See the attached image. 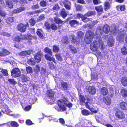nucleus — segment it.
<instances>
[{
	"label": "nucleus",
	"instance_id": "f257e3e1",
	"mask_svg": "<svg viewBox=\"0 0 127 127\" xmlns=\"http://www.w3.org/2000/svg\"><path fill=\"white\" fill-rule=\"evenodd\" d=\"M64 99H61L58 100V105L61 108V110L62 111H65L66 108V106L68 108H70L72 106V104L70 102L67 103L66 102H68L67 99L65 97L63 98Z\"/></svg>",
	"mask_w": 127,
	"mask_h": 127
},
{
	"label": "nucleus",
	"instance_id": "f03ea898",
	"mask_svg": "<svg viewBox=\"0 0 127 127\" xmlns=\"http://www.w3.org/2000/svg\"><path fill=\"white\" fill-rule=\"evenodd\" d=\"M103 46V43L102 40L100 39L98 41L95 40L91 44L90 49L92 51L96 52L99 47L101 49H104Z\"/></svg>",
	"mask_w": 127,
	"mask_h": 127
},
{
	"label": "nucleus",
	"instance_id": "7ed1b4c3",
	"mask_svg": "<svg viewBox=\"0 0 127 127\" xmlns=\"http://www.w3.org/2000/svg\"><path fill=\"white\" fill-rule=\"evenodd\" d=\"M114 92L113 88L109 89L108 95L103 97L102 100L104 104L107 105H110L111 103V100L110 98H113L114 96Z\"/></svg>",
	"mask_w": 127,
	"mask_h": 127
},
{
	"label": "nucleus",
	"instance_id": "20e7f679",
	"mask_svg": "<svg viewBox=\"0 0 127 127\" xmlns=\"http://www.w3.org/2000/svg\"><path fill=\"white\" fill-rule=\"evenodd\" d=\"M29 27V24L28 22L24 25L22 23H20L17 25V30L22 32H25L26 30L27 27Z\"/></svg>",
	"mask_w": 127,
	"mask_h": 127
},
{
	"label": "nucleus",
	"instance_id": "39448f33",
	"mask_svg": "<svg viewBox=\"0 0 127 127\" xmlns=\"http://www.w3.org/2000/svg\"><path fill=\"white\" fill-rule=\"evenodd\" d=\"M116 117L119 120L123 119L125 118V115L122 110H118L115 113Z\"/></svg>",
	"mask_w": 127,
	"mask_h": 127
},
{
	"label": "nucleus",
	"instance_id": "423d86ee",
	"mask_svg": "<svg viewBox=\"0 0 127 127\" xmlns=\"http://www.w3.org/2000/svg\"><path fill=\"white\" fill-rule=\"evenodd\" d=\"M20 35L22 36V37L19 35H17L14 37L13 39V41L19 43L21 42L22 40H26L27 39V34H23L22 35V34L21 33Z\"/></svg>",
	"mask_w": 127,
	"mask_h": 127
},
{
	"label": "nucleus",
	"instance_id": "0eeeda50",
	"mask_svg": "<svg viewBox=\"0 0 127 127\" xmlns=\"http://www.w3.org/2000/svg\"><path fill=\"white\" fill-rule=\"evenodd\" d=\"M11 75L14 77H19L21 74V72L19 69L15 68L12 69L11 71Z\"/></svg>",
	"mask_w": 127,
	"mask_h": 127
},
{
	"label": "nucleus",
	"instance_id": "6e6552de",
	"mask_svg": "<svg viewBox=\"0 0 127 127\" xmlns=\"http://www.w3.org/2000/svg\"><path fill=\"white\" fill-rule=\"evenodd\" d=\"M87 90L90 95H94L96 93L95 88L92 86L88 87L87 89Z\"/></svg>",
	"mask_w": 127,
	"mask_h": 127
},
{
	"label": "nucleus",
	"instance_id": "1a4fd4ad",
	"mask_svg": "<svg viewBox=\"0 0 127 127\" xmlns=\"http://www.w3.org/2000/svg\"><path fill=\"white\" fill-rule=\"evenodd\" d=\"M100 94L103 96H105L108 95V90L107 88L103 87L100 88Z\"/></svg>",
	"mask_w": 127,
	"mask_h": 127
},
{
	"label": "nucleus",
	"instance_id": "9d476101",
	"mask_svg": "<svg viewBox=\"0 0 127 127\" xmlns=\"http://www.w3.org/2000/svg\"><path fill=\"white\" fill-rule=\"evenodd\" d=\"M55 93L52 90H49L47 91V95L49 99L53 100L54 99Z\"/></svg>",
	"mask_w": 127,
	"mask_h": 127
},
{
	"label": "nucleus",
	"instance_id": "9b49d317",
	"mask_svg": "<svg viewBox=\"0 0 127 127\" xmlns=\"http://www.w3.org/2000/svg\"><path fill=\"white\" fill-rule=\"evenodd\" d=\"M42 55V54L40 52H39L36 53L34 56V58L36 62L39 63L41 61Z\"/></svg>",
	"mask_w": 127,
	"mask_h": 127
},
{
	"label": "nucleus",
	"instance_id": "f8f14e48",
	"mask_svg": "<svg viewBox=\"0 0 127 127\" xmlns=\"http://www.w3.org/2000/svg\"><path fill=\"white\" fill-rule=\"evenodd\" d=\"M8 127H18L19 125L16 122L13 121L9 122L5 124Z\"/></svg>",
	"mask_w": 127,
	"mask_h": 127
},
{
	"label": "nucleus",
	"instance_id": "ddd939ff",
	"mask_svg": "<svg viewBox=\"0 0 127 127\" xmlns=\"http://www.w3.org/2000/svg\"><path fill=\"white\" fill-rule=\"evenodd\" d=\"M103 32L105 34L108 33L110 31V28L109 25L107 24L104 25L102 28Z\"/></svg>",
	"mask_w": 127,
	"mask_h": 127
},
{
	"label": "nucleus",
	"instance_id": "4468645a",
	"mask_svg": "<svg viewBox=\"0 0 127 127\" xmlns=\"http://www.w3.org/2000/svg\"><path fill=\"white\" fill-rule=\"evenodd\" d=\"M94 34L93 32L90 30H88L87 31L85 36L86 37L93 39L94 37Z\"/></svg>",
	"mask_w": 127,
	"mask_h": 127
},
{
	"label": "nucleus",
	"instance_id": "2eb2a0df",
	"mask_svg": "<svg viewBox=\"0 0 127 127\" xmlns=\"http://www.w3.org/2000/svg\"><path fill=\"white\" fill-rule=\"evenodd\" d=\"M45 58L47 60L50 61H52L54 63L56 64V62L55 60V58L53 57H51L48 54H46L44 55Z\"/></svg>",
	"mask_w": 127,
	"mask_h": 127
},
{
	"label": "nucleus",
	"instance_id": "dca6fc26",
	"mask_svg": "<svg viewBox=\"0 0 127 127\" xmlns=\"http://www.w3.org/2000/svg\"><path fill=\"white\" fill-rule=\"evenodd\" d=\"M120 107L123 110H127V103L126 102L122 101L120 103Z\"/></svg>",
	"mask_w": 127,
	"mask_h": 127
},
{
	"label": "nucleus",
	"instance_id": "f3484780",
	"mask_svg": "<svg viewBox=\"0 0 127 127\" xmlns=\"http://www.w3.org/2000/svg\"><path fill=\"white\" fill-rule=\"evenodd\" d=\"M122 84L124 87H127V77L126 76L122 77L121 80Z\"/></svg>",
	"mask_w": 127,
	"mask_h": 127
},
{
	"label": "nucleus",
	"instance_id": "a211bd4d",
	"mask_svg": "<svg viewBox=\"0 0 127 127\" xmlns=\"http://www.w3.org/2000/svg\"><path fill=\"white\" fill-rule=\"evenodd\" d=\"M54 22L56 24H64V22L57 16L54 17Z\"/></svg>",
	"mask_w": 127,
	"mask_h": 127
},
{
	"label": "nucleus",
	"instance_id": "6ab92c4d",
	"mask_svg": "<svg viewBox=\"0 0 127 127\" xmlns=\"http://www.w3.org/2000/svg\"><path fill=\"white\" fill-rule=\"evenodd\" d=\"M2 51L0 52V56L3 57L8 55L10 54V52L5 49H2Z\"/></svg>",
	"mask_w": 127,
	"mask_h": 127
},
{
	"label": "nucleus",
	"instance_id": "aec40b11",
	"mask_svg": "<svg viewBox=\"0 0 127 127\" xmlns=\"http://www.w3.org/2000/svg\"><path fill=\"white\" fill-rule=\"evenodd\" d=\"M61 86L64 90H68L69 87L68 84L66 82H63L61 83Z\"/></svg>",
	"mask_w": 127,
	"mask_h": 127
},
{
	"label": "nucleus",
	"instance_id": "412c9836",
	"mask_svg": "<svg viewBox=\"0 0 127 127\" xmlns=\"http://www.w3.org/2000/svg\"><path fill=\"white\" fill-rule=\"evenodd\" d=\"M64 6L66 9L67 10H70L71 9V6L68 4L70 3V1L67 0H65L63 2Z\"/></svg>",
	"mask_w": 127,
	"mask_h": 127
},
{
	"label": "nucleus",
	"instance_id": "4be33fe9",
	"mask_svg": "<svg viewBox=\"0 0 127 127\" xmlns=\"http://www.w3.org/2000/svg\"><path fill=\"white\" fill-rule=\"evenodd\" d=\"M60 15L64 19L67 15V14L64 8H62L61 10L60 13Z\"/></svg>",
	"mask_w": 127,
	"mask_h": 127
},
{
	"label": "nucleus",
	"instance_id": "5701e85b",
	"mask_svg": "<svg viewBox=\"0 0 127 127\" xmlns=\"http://www.w3.org/2000/svg\"><path fill=\"white\" fill-rule=\"evenodd\" d=\"M25 8L24 7H20L14 10L13 13H17L23 11L25 10Z\"/></svg>",
	"mask_w": 127,
	"mask_h": 127
},
{
	"label": "nucleus",
	"instance_id": "b1692460",
	"mask_svg": "<svg viewBox=\"0 0 127 127\" xmlns=\"http://www.w3.org/2000/svg\"><path fill=\"white\" fill-rule=\"evenodd\" d=\"M116 7L117 10L118 11H124L125 10L126 7L124 5H118L116 6Z\"/></svg>",
	"mask_w": 127,
	"mask_h": 127
},
{
	"label": "nucleus",
	"instance_id": "393cba45",
	"mask_svg": "<svg viewBox=\"0 0 127 127\" xmlns=\"http://www.w3.org/2000/svg\"><path fill=\"white\" fill-rule=\"evenodd\" d=\"M110 4L109 2L108 1H106L104 3V10L105 11L107 10L110 8Z\"/></svg>",
	"mask_w": 127,
	"mask_h": 127
},
{
	"label": "nucleus",
	"instance_id": "a878e982",
	"mask_svg": "<svg viewBox=\"0 0 127 127\" xmlns=\"http://www.w3.org/2000/svg\"><path fill=\"white\" fill-rule=\"evenodd\" d=\"M87 15L85 14L83 15L81 19V20L82 21L85 23H86L90 21V18H87Z\"/></svg>",
	"mask_w": 127,
	"mask_h": 127
},
{
	"label": "nucleus",
	"instance_id": "bb28decb",
	"mask_svg": "<svg viewBox=\"0 0 127 127\" xmlns=\"http://www.w3.org/2000/svg\"><path fill=\"white\" fill-rule=\"evenodd\" d=\"M121 95L124 97H127V90L125 89H122L120 91Z\"/></svg>",
	"mask_w": 127,
	"mask_h": 127
},
{
	"label": "nucleus",
	"instance_id": "cd10ccee",
	"mask_svg": "<svg viewBox=\"0 0 127 127\" xmlns=\"http://www.w3.org/2000/svg\"><path fill=\"white\" fill-rule=\"evenodd\" d=\"M79 99L80 103L82 104L85 103L86 99L83 95L80 94L79 96Z\"/></svg>",
	"mask_w": 127,
	"mask_h": 127
},
{
	"label": "nucleus",
	"instance_id": "c85d7f7f",
	"mask_svg": "<svg viewBox=\"0 0 127 127\" xmlns=\"http://www.w3.org/2000/svg\"><path fill=\"white\" fill-rule=\"evenodd\" d=\"M83 122L84 127H93L91 125V123L88 120L83 121Z\"/></svg>",
	"mask_w": 127,
	"mask_h": 127
},
{
	"label": "nucleus",
	"instance_id": "c756f323",
	"mask_svg": "<svg viewBox=\"0 0 127 127\" xmlns=\"http://www.w3.org/2000/svg\"><path fill=\"white\" fill-rule=\"evenodd\" d=\"M95 9L98 12H103V8L102 5L95 7Z\"/></svg>",
	"mask_w": 127,
	"mask_h": 127
},
{
	"label": "nucleus",
	"instance_id": "7c9ffc66",
	"mask_svg": "<svg viewBox=\"0 0 127 127\" xmlns=\"http://www.w3.org/2000/svg\"><path fill=\"white\" fill-rule=\"evenodd\" d=\"M82 114L84 116H87L90 115V111L86 109H84L81 111Z\"/></svg>",
	"mask_w": 127,
	"mask_h": 127
},
{
	"label": "nucleus",
	"instance_id": "2f4dec72",
	"mask_svg": "<svg viewBox=\"0 0 127 127\" xmlns=\"http://www.w3.org/2000/svg\"><path fill=\"white\" fill-rule=\"evenodd\" d=\"M62 41L63 44H68L69 43V40L68 37L66 36H63V37L62 39Z\"/></svg>",
	"mask_w": 127,
	"mask_h": 127
},
{
	"label": "nucleus",
	"instance_id": "473e14b6",
	"mask_svg": "<svg viewBox=\"0 0 127 127\" xmlns=\"http://www.w3.org/2000/svg\"><path fill=\"white\" fill-rule=\"evenodd\" d=\"M14 18L13 17H9L6 19V22L7 23L10 24L14 22Z\"/></svg>",
	"mask_w": 127,
	"mask_h": 127
},
{
	"label": "nucleus",
	"instance_id": "72a5a7b5",
	"mask_svg": "<svg viewBox=\"0 0 127 127\" xmlns=\"http://www.w3.org/2000/svg\"><path fill=\"white\" fill-rule=\"evenodd\" d=\"M70 50L72 51L74 54L76 53H77V51L76 48L74 47L71 45H69V46Z\"/></svg>",
	"mask_w": 127,
	"mask_h": 127
},
{
	"label": "nucleus",
	"instance_id": "f704fd0d",
	"mask_svg": "<svg viewBox=\"0 0 127 127\" xmlns=\"http://www.w3.org/2000/svg\"><path fill=\"white\" fill-rule=\"evenodd\" d=\"M44 52L51 56L52 55V52L51 49L47 47H46L44 49Z\"/></svg>",
	"mask_w": 127,
	"mask_h": 127
},
{
	"label": "nucleus",
	"instance_id": "c9c22d12",
	"mask_svg": "<svg viewBox=\"0 0 127 127\" xmlns=\"http://www.w3.org/2000/svg\"><path fill=\"white\" fill-rule=\"evenodd\" d=\"M39 31H40L41 32H42V29H38L37 31L36 32V34L40 38H43L44 37L43 35Z\"/></svg>",
	"mask_w": 127,
	"mask_h": 127
},
{
	"label": "nucleus",
	"instance_id": "e433bc0d",
	"mask_svg": "<svg viewBox=\"0 0 127 127\" xmlns=\"http://www.w3.org/2000/svg\"><path fill=\"white\" fill-rule=\"evenodd\" d=\"M121 51L123 55L126 56L127 55V49L126 47H123L121 49Z\"/></svg>",
	"mask_w": 127,
	"mask_h": 127
},
{
	"label": "nucleus",
	"instance_id": "4c0bfd02",
	"mask_svg": "<svg viewBox=\"0 0 127 127\" xmlns=\"http://www.w3.org/2000/svg\"><path fill=\"white\" fill-rule=\"evenodd\" d=\"M53 51L54 53H58L60 51L59 47L58 46L54 45L53 47Z\"/></svg>",
	"mask_w": 127,
	"mask_h": 127
},
{
	"label": "nucleus",
	"instance_id": "58836bf2",
	"mask_svg": "<svg viewBox=\"0 0 127 127\" xmlns=\"http://www.w3.org/2000/svg\"><path fill=\"white\" fill-rule=\"evenodd\" d=\"M114 42V40L112 39H108L107 44L109 47H111L113 46Z\"/></svg>",
	"mask_w": 127,
	"mask_h": 127
},
{
	"label": "nucleus",
	"instance_id": "ea45409f",
	"mask_svg": "<svg viewBox=\"0 0 127 127\" xmlns=\"http://www.w3.org/2000/svg\"><path fill=\"white\" fill-rule=\"evenodd\" d=\"M79 23L78 21L75 20H71L69 22V24L72 27L73 26L76 24H78Z\"/></svg>",
	"mask_w": 127,
	"mask_h": 127
},
{
	"label": "nucleus",
	"instance_id": "a19ab883",
	"mask_svg": "<svg viewBox=\"0 0 127 127\" xmlns=\"http://www.w3.org/2000/svg\"><path fill=\"white\" fill-rule=\"evenodd\" d=\"M6 3L7 6L10 8H13V4L11 1L7 0L6 1Z\"/></svg>",
	"mask_w": 127,
	"mask_h": 127
},
{
	"label": "nucleus",
	"instance_id": "79ce46f5",
	"mask_svg": "<svg viewBox=\"0 0 127 127\" xmlns=\"http://www.w3.org/2000/svg\"><path fill=\"white\" fill-rule=\"evenodd\" d=\"M92 39H91L90 38L85 37L84 39V41L87 44H89L91 43L92 42Z\"/></svg>",
	"mask_w": 127,
	"mask_h": 127
},
{
	"label": "nucleus",
	"instance_id": "37998d69",
	"mask_svg": "<svg viewBox=\"0 0 127 127\" xmlns=\"http://www.w3.org/2000/svg\"><path fill=\"white\" fill-rule=\"evenodd\" d=\"M84 35V33L82 31H80L77 32V37L78 38H82Z\"/></svg>",
	"mask_w": 127,
	"mask_h": 127
},
{
	"label": "nucleus",
	"instance_id": "c03bdc74",
	"mask_svg": "<svg viewBox=\"0 0 127 127\" xmlns=\"http://www.w3.org/2000/svg\"><path fill=\"white\" fill-rule=\"evenodd\" d=\"M55 56L56 59L57 60L61 62L62 61V58L60 54H56L55 55Z\"/></svg>",
	"mask_w": 127,
	"mask_h": 127
},
{
	"label": "nucleus",
	"instance_id": "a18cd8bd",
	"mask_svg": "<svg viewBox=\"0 0 127 127\" xmlns=\"http://www.w3.org/2000/svg\"><path fill=\"white\" fill-rule=\"evenodd\" d=\"M95 11H89L85 14L87 15V16L89 17L93 15H95Z\"/></svg>",
	"mask_w": 127,
	"mask_h": 127
},
{
	"label": "nucleus",
	"instance_id": "49530a36",
	"mask_svg": "<svg viewBox=\"0 0 127 127\" xmlns=\"http://www.w3.org/2000/svg\"><path fill=\"white\" fill-rule=\"evenodd\" d=\"M44 25L47 30H49L50 29L51 25L49 23L46 22L44 23Z\"/></svg>",
	"mask_w": 127,
	"mask_h": 127
},
{
	"label": "nucleus",
	"instance_id": "de8ad7c7",
	"mask_svg": "<svg viewBox=\"0 0 127 127\" xmlns=\"http://www.w3.org/2000/svg\"><path fill=\"white\" fill-rule=\"evenodd\" d=\"M30 24L32 26H34L36 23L35 21L33 18H31L29 20Z\"/></svg>",
	"mask_w": 127,
	"mask_h": 127
},
{
	"label": "nucleus",
	"instance_id": "09e8293b",
	"mask_svg": "<svg viewBox=\"0 0 127 127\" xmlns=\"http://www.w3.org/2000/svg\"><path fill=\"white\" fill-rule=\"evenodd\" d=\"M60 7L58 3L55 4L52 8L53 10L58 11L60 9Z\"/></svg>",
	"mask_w": 127,
	"mask_h": 127
},
{
	"label": "nucleus",
	"instance_id": "8fccbe9b",
	"mask_svg": "<svg viewBox=\"0 0 127 127\" xmlns=\"http://www.w3.org/2000/svg\"><path fill=\"white\" fill-rule=\"evenodd\" d=\"M51 27L50 29H51L53 30L56 31L58 29L57 26L54 23L51 24Z\"/></svg>",
	"mask_w": 127,
	"mask_h": 127
},
{
	"label": "nucleus",
	"instance_id": "3c124183",
	"mask_svg": "<svg viewBox=\"0 0 127 127\" xmlns=\"http://www.w3.org/2000/svg\"><path fill=\"white\" fill-rule=\"evenodd\" d=\"M83 121H81L77 124L75 127H84Z\"/></svg>",
	"mask_w": 127,
	"mask_h": 127
},
{
	"label": "nucleus",
	"instance_id": "603ef678",
	"mask_svg": "<svg viewBox=\"0 0 127 127\" xmlns=\"http://www.w3.org/2000/svg\"><path fill=\"white\" fill-rule=\"evenodd\" d=\"M45 17L44 14H42L37 19V21L39 22L45 19Z\"/></svg>",
	"mask_w": 127,
	"mask_h": 127
},
{
	"label": "nucleus",
	"instance_id": "864d4df0",
	"mask_svg": "<svg viewBox=\"0 0 127 127\" xmlns=\"http://www.w3.org/2000/svg\"><path fill=\"white\" fill-rule=\"evenodd\" d=\"M40 4L41 6L44 7L46 6L47 2L44 0H42L40 2Z\"/></svg>",
	"mask_w": 127,
	"mask_h": 127
},
{
	"label": "nucleus",
	"instance_id": "5fc2aeb1",
	"mask_svg": "<svg viewBox=\"0 0 127 127\" xmlns=\"http://www.w3.org/2000/svg\"><path fill=\"white\" fill-rule=\"evenodd\" d=\"M35 68L34 69V71L36 72H38L40 71V67L39 64H37L35 66Z\"/></svg>",
	"mask_w": 127,
	"mask_h": 127
},
{
	"label": "nucleus",
	"instance_id": "6e6d98bb",
	"mask_svg": "<svg viewBox=\"0 0 127 127\" xmlns=\"http://www.w3.org/2000/svg\"><path fill=\"white\" fill-rule=\"evenodd\" d=\"M75 7L77 11H81L82 10V7L81 5H77Z\"/></svg>",
	"mask_w": 127,
	"mask_h": 127
},
{
	"label": "nucleus",
	"instance_id": "4d7b16f0",
	"mask_svg": "<svg viewBox=\"0 0 127 127\" xmlns=\"http://www.w3.org/2000/svg\"><path fill=\"white\" fill-rule=\"evenodd\" d=\"M26 70L27 73H31L32 72V69L31 67L29 66L26 67Z\"/></svg>",
	"mask_w": 127,
	"mask_h": 127
},
{
	"label": "nucleus",
	"instance_id": "13d9d810",
	"mask_svg": "<svg viewBox=\"0 0 127 127\" xmlns=\"http://www.w3.org/2000/svg\"><path fill=\"white\" fill-rule=\"evenodd\" d=\"M8 81L12 85H15L17 83L16 82L14 81V79H8Z\"/></svg>",
	"mask_w": 127,
	"mask_h": 127
},
{
	"label": "nucleus",
	"instance_id": "bf43d9fd",
	"mask_svg": "<svg viewBox=\"0 0 127 127\" xmlns=\"http://www.w3.org/2000/svg\"><path fill=\"white\" fill-rule=\"evenodd\" d=\"M21 80L22 82H26L28 80V79L27 77L24 76L22 77Z\"/></svg>",
	"mask_w": 127,
	"mask_h": 127
},
{
	"label": "nucleus",
	"instance_id": "052dcab7",
	"mask_svg": "<svg viewBox=\"0 0 127 127\" xmlns=\"http://www.w3.org/2000/svg\"><path fill=\"white\" fill-rule=\"evenodd\" d=\"M6 15V14L1 9H0V15L2 17H5Z\"/></svg>",
	"mask_w": 127,
	"mask_h": 127
},
{
	"label": "nucleus",
	"instance_id": "680f3d73",
	"mask_svg": "<svg viewBox=\"0 0 127 127\" xmlns=\"http://www.w3.org/2000/svg\"><path fill=\"white\" fill-rule=\"evenodd\" d=\"M72 43H77V41L76 40V37L74 35L72 37V38L71 40Z\"/></svg>",
	"mask_w": 127,
	"mask_h": 127
},
{
	"label": "nucleus",
	"instance_id": "e2e57ef3",
	"mask_svg": "<svg viewBox=\"0 0 127 127\" xmlns=\"http://www.w3.org/2000/svg\"><path fill=\"white\" fill-rule=\"evenodd\" d=\"M26 125L29 126L33 124L32 121L29 119L26 120Z\"/></svg>",
	"mask_w": 127,
	"mask_h": 127
},
{
	"label": "nucleus",
	"instance_id": "0e129e2a",
	"mask_svg": "<svg viewBox=\"0 0 127 127\" xmlns=\"http://www.w3.org/2000/svg\"><path fill=\"white\" fill-rule=\"evenodd\" d=\"M31 108V106L30 105H28L25 107L24 110L25 111H29Z\"/></svg>",
	"mask_w": 127,
	"mask_h": 127
},
{
	"label": "nucleus",
	"instance_id": "69168bd1",
	"mask_svg": "<svg viewBox=\"0 0 127 127\" xmlns=\"http://www.w3.org/2000/svg\"><path fill=\"white\" fill-rule=\"evenodd\" d=\"M49 66V68L51 69L54 68H55V66L53 63L52 62H49L48 63Z\"/></svg>",
	"mask_w": 127,
	"mask_h": 127
},
{
	"label": "nucleus",
	"instance_id": "338daca9",
	"mask_svg": "<svg viewBox=\"0 0 127 127\" xmlns=\"http://www.w3.org/2000/svg\"><path fill=\"white\" fill-rule=\"evenodd\" d=\"M89 110L93 113H97L98 111L97 110H95V109L93 107L90 108Z\"/></svg>",
	"mask_w": 127,
	"mask_h": 127
},
{
	"label": "nucleus",
	"instance_id": "774afa93",
	"mask_svg": "<svg viewBox=\"0 0 127 127\" xmlns=\"http://www.w3.org/2000/svg\"><path fill=\"white\" fill-rule=\"evenodd\" d=\"M59 122L63 125L65 124V122L64 119L62 118H60L59 119Z\"/></svg>",
	"mask_w": 127,
	"mask_h": 127
}]
</instances>
